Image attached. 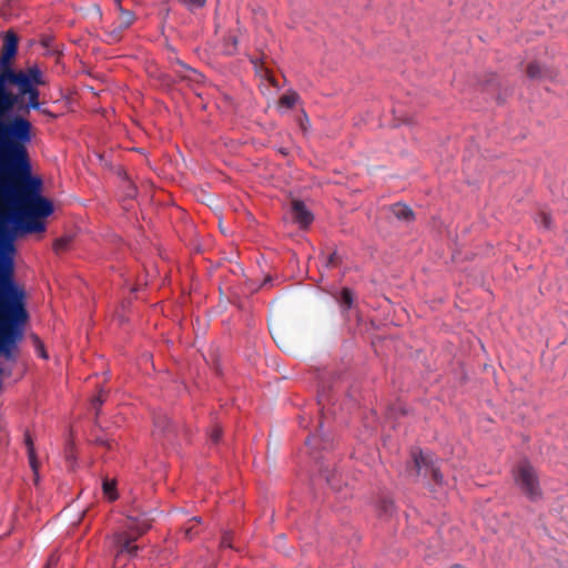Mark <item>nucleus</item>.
<instances>
[{
    "instance_id": "aec40b11",
    "label": "nucleus",
    "mask_w": 568,
    "mask_h": 568,
    "mask_svg": "<svg viewBox=\"0 0 568 568\" xmlns=\"http://www.w3.org/2000/svg\"><path fill=\"white\" fill-rule=\"evenodd\" d=\"M24 78L28 80V84L31 87L43 85L44 80L42 72L38 67H31L27 71H23Z\"/></svg>"
},
{
    "instance_id": "4be33fe9",
    "label": "nucleus",
    "mask_w": 568,
    "mask_h": 568,
    "mask_svg": "<svg viewBox=\"0 0 568 568\" xmlns=\"http://www.w3.org/2000/svg\"><path fill=\"white\" fill-rule=\"evenodd\" d=\"M298 100V93L293 90H290L281 95L278 103L283 108L292 109L293 106H295Z\"/></svg>"
},
{
    "instance_id": "f257e3e1",
    "label": "nucleus",
    "mask_w": 568,
    "mask_h": 568,
    "mask_svg": "<svg viewBox=\"0 0 568 568\" xmlns=\"http://www.w3.org/2000/svg\"><path fill=\"white\" fill-rule=\"evenodd\" d=\"M26 81L23 71H14L11 63L0 61V195L12 204L10 221L21 233H40L45 229L40 220L53 212L52 203L41 196L40 182L32 180L26 144L32 139L31 122L17 115L8 123L2 118L19 103V95L7 84L18 89Z\"/></svg>"
},
{
    "instance_id": "c85d7f7f",
    "label": "nucleus",
    "mask_w": 568,
    "mask_h": 568,
    "mask_svg": "<svg viewBox=\"0 0 568 568\" xmlns=\"http://www.w3.org/2000/svg\"><path fill=\"white\" fill-rule=\"evenodd\" d=\"M210 440L213 443V444H217L221 439V436H222V428L219 426V425H215L211 433H210Z\"/></svg>"
},
{
    "instance_id": "f704fd0d",
    "label": "nucleus",
    "mask_w": 568,
    "mask_h": 568,
    "mask_svg": "<svg viewBox=\"0 0 568 568\" xmlns=\"http://www.w3.org/2000/svg\"><path fill=\"white\" fill-rule=\"evenodd\" d=\"M300 126L303 131H306V126H305V122H308V118H307V114L305 112H303V119L300 118Z\"/></svg>"
},
{
    "instance_id": "ea45409f",
    "label": "nucleus",
    "mask_w": 568,
    "mask_h": 568,
    "mask_svg": "<svg viewBox=\"0 0 568 568\" xmlns=\"http://www.w3.org/2000/svg\"><path fill=\"white\" fill-rule=\"evenodd\" d=\"M281 153H283L285 155L287 154V152L285 150H283V149L281 150Z\"/></svg>"
},
{
    "instance_id": "ddd939ff",
    "label": "nucleus",
    "mask_w": 568,
    "mask_h": 568,
    "mask_svg": "<svg viewBox=\"0 0 568 568\" xmlns=\"http://www.w3.org/2000/svg\"><path fill=\"white\" fill-rule=\"evenodd\" d=\"M321 458L322 457H315V464L317 465L320 476L325 479L332 489L338 490L341 488V479L335 471V463L332 460L325 462Z\"/></svg>"
},
{
    "instance_id": "58836bf2",
    "label": "nucleus",
    "mask_w": 568,
    "mask_h": 568,
    "mask_svg": "<svg viewBox=\"0 0 568 568\" xmlns=\"http://www.w3.org/2000/svg\"><path fill=\"white\" fill-rule=\"evenodd\" d=\"M256 263H257V265H258L260 267L262 266V265H261V264H262V261H261L258 257L256 258Z\"/></svg>"
},
{
    "instance_id": "f3484780",
    "label": "nucleus",
    "mask_w": 568,
    "mask_h": 568,
    "mask_svg": "<svg viewBox=\"0 0 568 568\" xmlns=\"http://www.w3.org/2000/svg\"><path fill=\"white\" fill-rule=\"evenodd\" d=\"M390 212L397 220L405 223H412L416 220V214L413 209L403 202L392 204Z\"/></svg>"
},
{
    "instance_id": "473e14b6",
    "label": "nucleus",
    "mask_w": 568,
    "mask_h": 568,
    "mask_svg": "<svg viewBox=\"0 0 568 568\" xmlns=\"http://www.w3.org/2000/svg\"><path fill=\"white\" fill-rule=\"evenodd\" d=\"M540 216H541V225H542L546 230H550V229H551V225H552V219H551L550 214L542 212V213L540 214Z\"/></svg>"
},
{
    "instance_id": "a211bd4d",
    "label": "nucleus",
    "mask_w": 568,
    "mask_h": 568,
    "mask_svg": "<svg viewBox=\"0 0 568 568\" xmlns=\"http://www.w3.org/2000/svg\"><path fill=\"white\" fill-rule=\"evenodd\" d=\"M154 429L156 433L166 436L173 432V425L166 415L161 414L154 417Z\"/></svg>"
},
{
    "instance_id": "39448f33",
    "label": "nucleus",
    "mask_w": 568,
    "mask_h": 568,
    "mask_svg": "<svg viewBox=\"0 0 568 568\" xmlns=\"http://www.w3.org/2000/svg\"><path fill=\"white\" fill-rule=\"evenodd\" d=\"M405 468L408 477L414 480L423 477L436 486L444 485V475L437 465L435 454L430 450H424L419 446L412 447Z\"/></svg>"
},
{
    "instance_id": "6e6552de",
    "label": "nucleus",
    "mask_w": 568,
    "mask_h": 568,
    "mask_svg": "<svg viewBox=\"0 0 568 568\" xmlns=\"http://www.w3.org/2000/svg\"><path fill=\"white\" fill-rule=\"evenodd\" d=\"M334 300L337 302L341 313L346 321H349L352 313H355L357 323L361 322V315L357 311L356 295L355 292L348 287L343 286L338 291L332 294Z\"/></svg>"
},
{
    "instance_id": "e433bc0d",
    "label": "nucleus",
    "mask_w": 568,
    "mask_h": 568,
    "mask_svg": "<svg viewBox=\"0 0 568 568\" xmlns=\"http://www.w3.org/2000/svg\"><path fill=\"white\" fill-rule=\"evenodd\" d=\"M222 546L224 547H232L231 542H230V538L229 536H224L223 539H222Z\"/></svg>"
},
{
    "instance_id": "b1692460",
    "label": "nucleus",
    "mask_w": 568,
    "mask_h": 568,
    "mask_svg": "<svg viewBox=\"0 0 568 568\" xmlns=\"http://www.w3.org/2000/svg\"><path fill=\"white\" fill-rule=\"evenodd\" d=\"M201 524V519L199 517L191 518L186 526L183 528V535L185 539L191 540L195 535H197L199 530L196 527Z\"/></svg>"
},
{
    "instance_id": "a19ab883",
    "label": "nucleus",
    "mask_w": 568,
    "mask_h": 568,
    "mask_svg": "<svg viewBox=\"0 0 568 568\" xmlns=\"http://www.w3.org/2000/svg\"><path fill=\"white\" fill-rule=\"evenodd\" d=\"M371 325H372V327H374V328L376 327V326H375V323H374L373 321L371 322Z\"/></svg>"
},
{
    "instance_id": "bb28decb",
    "label": "nucleus",
    "mask_w": 568,
    "mask_h": 568,
    "mask_svg": "<svg viewBox=\"0 0 568 568\" xmlns=\"http://www.w3.org/2000/svg\"><path fill=\"white\" fill-rule=\"evenodd\" d=\"M343 263L342 256L336 252L333 251L325 262V266L328 268L338 267Z\"/></svg>"
},
{
    "instance_id": "423d86ee",
    "label": "nucleus",
    "mask_w": 568,
    "mask_h": 568,
    "mask_svg": "<svg viewBox=\"0 0 568 568\" xmlns=\"http://www.w3.org/2000/svg\"><path fill=\"white\" fill-rule=\"evenodd\" d=\"M514 480L529 501L538 503L544 499L538 473L528 458L518 462L514 469Z\"/></svg>"
},
{
    "instance_id": "9d476101",
    "label": "nucleus",
    "mask_w": 568,
    "mask_h": 568,
    "mask_svg": "<svg viewBox=\"0 0 568 568\" xmlns=\"http://www.w3.org/2000/svg\"><path fill=\"white\" fill-rule=\"evenodd\" d=\"M19 90V97H27L28 103L26 105H21L19 109L26 113L30 111V109L39 110L43 114H48L53 116V114L48 109H42L41 103L39 101L40 98V91L37 87H31L28 84V80L20 85Z\"/></svg>"
},
{
    "instance_id": "2f4dec72",
    "label": "nucleus",
    "mask_w": 568,
    "mask_h": 568,
    "mask_svg": "<svg viewBox=\"0 0 568 568\" xmlns=\"http://www.w3.org/2000/svg\"><path fill=\"white\" fill-rule=\"evenodd\" d=\"M69 244H70V239H65V237L59 239L54 243V250L57 252L64 251L69 247Z\"/></svg>"
},
{
    "instance_id": "7c9ffc66",
    "label": "nucleus",
    "mask_w": 568,
    "mask_h": 568,
    "mask_svg": "<svg viewBox=\"0 0 568 568\" xmlns=\"http://www.w3.org/2000/svg\"><path fill=\"white\" fill-rule=\"evenodd\" d=\"M106 395L104 390H100L99 394L92 399L91 404L92 407L98 409L104 402H105Z\"/></svg>"
},
{
    "instance_id": "2eb2a0df",
    "label": "nucleus",
    "mask_w": 568,
    "mask_h": 568,
    "mask_svg": "<svg viewBox=\"0 0 568 568\" xmlns=\"http://www.w3.org/2000/svg\"><path fill=\"white\" fill-rule=\"evenodd\" d=\"M526 75L529 80L540 81L544 79L551 80L554 78V71L546 64H541L537 60L530 61L526 67Z\"/></svg>"
},
{
    "instance_id": "72a5a7b5",
    "label": "nucleus",
    "mask_w": 568,
    "mask_h": 568,
    "mask_svg": "<svg viewBox=\"0 0 568 568\" xmlns=\"http://www.w3.org/2000/svg\"><path fill=\"white\" fill-rule=\"evenodd\" d=\"M58 561H59V557L58 555L55 554H52L48 560H47V564L44 566V568H54L57 565H58Z\"/></svg>"
},
{
    "instance_id": "c756f323",
    "label": "nucleus",
    "mask_w": 568,
    "mask_h": 568,
    "mask_svg": "<svg viewBox=\"0 0 568 568\" xmlns=\"http://www.w3.org/2000/svg\"><path fill=\"white\" fill-rule=\"evenodd\" d=\"M184 6H186L189 9H197L205 4L206 0H180Z\"/></svg>"
},
{
    "instance_id": "0eeeda50",
    "label": "nucleus",
    "mask_w": 568,
    "mask_h": 568,
    "mask_svg": "<svg viewBox=\"0 0 568 568\" xmlns=\"http://www.w3.org/2000/svg\"><path fill=\"white\" fill-rule=\"evenodd\" d=\"M475 87L481 93L495 94V101L498 105H504L514 91L507 81H504L493 71L476 74Z\"/></svg>"
},
{
    "instance_id": "dca6fc26",
    "label": "nucleus",
    "mask_w": 568,
    "mask_h": 568,
    "mask_svg": "<svg viewBox=\"0 0 568 568\" xmlns=\"http://www.w3.org/2000/svg\"><path fill=\"white\" fill-rule=\"evenodd\" d=\"M174 72L181 80H186L196 83H200L203 80L202 73L197 72L195 69L189 67L180 60H176V69L174 70Z\"/></svg>"
},
{
    "instance_id": "4468645a",
    "label": "nucleus",
    "mask_w": 568,
    "mask_h": 568,
    "mask_svg": "<svg viewBox=\"0 0 568 568\" xmlns=\"http://www.w3.org/2000/svg\"><path fill=\"white\" fill-rule=\"evenodd\" d=\"M18 42L19 39L14 32L9 31L6 33L0 55L2 64L11 63L18 52Z\"/></svg>"
},
{
    "instance_id": "6ab92c4d",
    "label": "nucleus",
    "mask_w": 568,
    "mask_h": 568,
    "mask_svg": "<svg viewBox=\"0 0 568 568\" xmlns=\"http://www.w3.org/2000/svg\"><path fill=\"white\" fill-rule=\"evenodd\" d=\"M250 63L253 65L256 75L262 79L264 78L273 85H277L274 75L268 70L264 69V62L262 60L251 57Z\"/></svg>"
},
{
    "instance_id": "412c9836",
    "label": "nucleus",
    "mask_w": 568,
    "mask_h": 568,
    "mask_svg": "<svg viewBox=\"0 0 568 568\" xmlns=\"http://www.w3.org/2000/svg\"><path fill=\"white\" fill-rule=\"evenodd\" d=\"M102 490H103V495L110 501H114L119 497L118 491H116V481L115 480L104 478L103 483H102Z\"/></svg>"
},
{
    "instance_id": "9b49d317",
    "label": "nucleus",
    "mask_w": 568,
    "mask_h": 568,
    "mask_svg": "<svg viewBox=\"0 0 568 568\" xmlns=\"http://www.w3.org/2000/svg\"><path fill=\"white\" fill-rule=\"evenodd\" d=\"M291 215L301 230H308L314 222V214L306 206L304 201L293 199L291 202Z\"/></svg>"
},
{
    "instance_id": "393cba45",
    "label": "nucleus",
    "mask_w": 568,
    "mask_h": 568,
    "mask_svg": "<svg viewBox=\"0 0 568 568\" xmlns=\"http://www.w3.org/2000/svg\"><path fill=\"white\" fill-rule=\"evenodd\" d=\"M273 282L274 277L271 274L265 275L261 282L251 278V295L266 286H272Z\"/></svg>"
},
{
    "instance_id": "4c0bfd02",
    "label": "nucleus",
    "mask_w": 568,
    "mask_h": 568,
    "mask_svg": "<svg viewBox=\"0 0 568 568\" xmlns=\"http://www.w3.org/2000/svg\"><path fill=\"white\" fill-rule=\"evenodd\" d=\"M448 568H466V567H464L463 565H459V564H454Z\"/></svg>"
},
{
    "instance_id": "1a4fd4ad",
    "label": "nucleus",
    "mask_w": 568,
    "mask_h": 568,
    "mask_svg": "<svg viewBox=\"0 0 568 568\" xmlns=\"http://www.w3.org/2000/svg\"><path fill=\"white\" fill-rule=\"evenodd\" d=\"M376 517L388 521L396 513L397 506L394 497L389 493L381 491L373 501Z\"/></svg>"
},
{
    "instance_id": "f03ea898",
    "label": "nucleus",
    "mask_w": 568,
    "mask_h": 568,
    "mask_svg": "<svg viewBox=\"0 0 568 568\" xmlns=\"http://www.w3.org/2000/svg\"><path fill=\"white\" fill-rule=\"evenodd\" d=\"M13 261L0 255V354L11 357V351L22 337L21 325L28 320L26 294L13 277Z\"/></svg>"
},
{
    "instance_id": "c9c22d12",
    "label": "nucleus",
    "mask_w": 568,
    "mask_h": 568,
    "mask_svg": "<svg viewBox=\"0 0 568 568\" xmlns=\"http://www.w3.org/2000/svg\"><path fill=\"white\" fill-rule=\"evenodd\" d=\"M95 442H97L98 444L103 445V446H106V447H109V448L111 447L110 442H109V440H106V439H103V438H97V440H95Z\"/></svg>"
},
{
    "instance_id": "5701e85b",
    "label": "nucleus",
    "mask_w": 568,
    "mask_h": 568,
    "mask_svg": "<svg viewBox=\"0 0 568 568\" xmlns=\"http://www.w3.org/2000/svg\"><path fill=\"white\" fill-rule=\"evenodd\" d=\"M237 51V39L235 36L230 34L224 39L220 52L226 55H232Z\"/></svg>"
},
{
    "instance_id": "20e7f679",
    "label": "nucleus",
    "mask_w": 568,
    "mask_h": 568,
    "mask_svg": "<svg viewBox=\"0 0 568 568\" xmlns=\"http://www.w3.org/2000/svg\"><path fill=\"white\" fill-rule=\"evenodd\" d=\"M151 521L152 519L146 514L128 516L126 529L116 531L112 536L115 564H119L122 558L138 556L139 546L135 541L151 528Z\"/></svg>"
},
{
    "instance_id": "a878e982",
    "label": "nucleus",
    "mask_w": 568,
    "mask_h": 568,
    "mask_svg": "<svg viewBox=\"0 0 568 568\" xmlns=\"http://www.w3.org/2000/svg\"><path fill=\"white\" fill-rule=\"evenodd\" d=\"M24 442H26V445L28 447V456H29L30 465H31L32 469L34 471H37L36 452H34L33 442H32L31 436L30 435H26Z\"/></svg>"
},
{
    "instance_id": "f8f14e48",
    "label": "nucleus",
    "mask_w": 568,
    "mask_h": 568,
    "mask_svg": "<svg viewBox=\"0 0 568 568\" xmlns=\"http://www.w3.org/2000/svg\"><path fill=\"white\" fill-rule=\"evenodd\" d=\"M115 3L119 10V17L116 26L109 32V38L111 42L120 41L123 31L129 29L135 21L134 13L130 10L123 9L120 0H115Z\"/></svg>"
},
{
    "instance_id": "cd10ccee",
    "label": "nucleus",
    "mask_w": 568,
    "mask_h": 568,
    "mask_svg": "<svg viewBox=\"0 0 568 568\" xmlns=\"http://www.w3.org/2000/svg\"><path fill=\"white\" fill-rule=\"evenodd\" d=\"M408 409L405 406H389L387 417L396 419L398 416H407Z\"/></svg>"
},
{
    "instance_id": "7ed1b4c3",
    "label": "nucleus",
    "mask_w": 568,
    "mask_h": 568,
    "mask_svg": "<svg viewBox=\"0 0 568 568\" xmlns=\"http://www.w3.org/2000/svg\"><path fill=\"white\" fill-rule=\"evenodd\" d=\"M338 376H331L327 381H321L317 387V405L320 406V420L316 426V433L310 434L305 439V445L310 447L312 458L322 457V460H331L326 455L334 452L336 442L335 436L329 430H324V418L335 415L334 406L338 398L335 392V381Z\"/></svg>"
}]
</instances>
